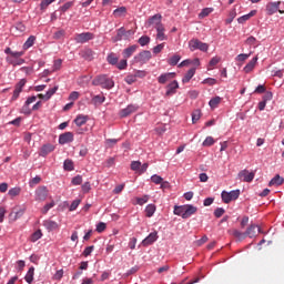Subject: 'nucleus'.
I'll list each match as a JSON object with an SVG mask.
<instances>
[{
	"label": "nucleus",
	"mask_w": 284,
	"mask_h": 284,
	"mask_svg": "<svg viewBox=\"0 0 284 284\" xmlns=\"http://www.w3.org/2000/svg\"><path fill=\"white\" fill-rule=\"evenodd\" d=\"M124 81L125 83H128V85H132V83H136V75L134 74L126 75L124 78Z\"/></svg>",
	"instance_id": "obj_49"
},
{
	"label": "nucleus",
	"mask_w": 284,
	"mask_h": 284,
	"mask_svg": "<svg viewBox=\"0 0 284 284\" xmlns=\"http://www.w3.org/2000/svg\"><path fill=\"white\" fill-rule=\"evenodd\" d=\"M201 119V110L196 109L192 113V123H196Z\"/></svg>",
	"instance_id": "obj_48"
},
{
	"label": "nucleus",
	"mask_w": 284,
	"mask_h": 284,
	"mask_svg": "<svg viewBox=\"0 0 284 284\" xmlns=\"http://www.w3.org/2000/svg\"><path fill=\"white\" fill-rule=\"evenodd\" d=\"M234 19H236V9H233L230 11L229 18L225 20V23L227 26H230V23H232V21H234Z\"/></svg>",
	"instance_id": "obj_45"
},
{
	"label": "nucleus",
	"mask_w": 284,
	"mask_h": 284,
	"mask_svg": "<svg viewBox=\"0 0 284 284\" xmlns=\"http://www.w3.org/2000/svg\"><path fill=\"white\" fill-rule=\"evenodd\" d=\"M92 85H100L103 90H112L114 88V80L105 74H100L92 80Z\"/></svg>",
	"instance_id": "obj_1"
},
{
	"label": "nucleus",
	"mask_w": 284,
	"mask_h": 284,
	"mask_svg": "<svg viewBox=\"0 0 284 284\" xmlns=\"http://www.w3.org/2000/svg\"><path fill=\"white\" fill-rule=\"evenodd\" d=\"M163 19V16H161V13H156L152 17H150L148 19V21L145 22V28H152V26H154V28H159L161 26H163V23L161 22Z\"/></svg>",
	"instance_id": "obj_7"
},
{
	"label": "nucleus",
	"mask_w": 284,
	"mask_h": 284,
	"mask_svg": "<svg viewBox=\"0 0 284 284\" xmlns=\"http://www.w3.org/2000/svg\"><path fill=\"white\" fill-rule=\"evenodd\" d=\"M150 201V195H144L143 197H136L138 205H145Z\"/></svg>",
	"instance_id": "obj_52"
},
{
	"label": "nucleus",
	"mask_w": 284,
	"mask_h": 284,
	"mask_svg": "<svg viewBox=\"0 0 284 284\" xmlns=\"http://www.w3.org/2000/svg\"><path fill=\"white\" fill-rule=\"evenodd\" d=\"M139 110V105L136 104H129L126 108L120 110L119 114L121 119H125L130 116V114H134Z\"/></svg>",
	"instance_id": "obj_9"
},
{
	"label": "nucleus",
	"mask_w": 284,
	"mask_h": 284,
	"mask_svg": "<svg viewBox=\"0 0 284 284\" xmlns=\"http://www.w3.org/2000/svg\"><path fill=\"white\" fill-rule=\"evenodd\" d=\"M128 14V8L125 7H119L113 11V17L119 18V17H125Z\"/></svg>",
	"instance_id": "obj_29"
},
{
	"label": "nucleus",
	"mask_w": 284,
	"mask_h": 284,
	"mask_svg": "<svg viewBox=\"0 0 284 284\" xmlns=\"http://www.w3.org/2000/svg\"><path fill=\"white\" fill-rule=\"evenodd\" d=\"M256 230L257 232H261V229L256 224H250V226L245 231V235L248 236V239H254L256 236Z\"/></svg>",
	"instance_id": "obj_21"
},
{
	"label": "nucleus",
	"mask_w": 284,
	"mask_h": 284,
	"mask_svg": "<svg viewBox=\"0 0 284 284\" xmlns=\"http://www.w3.org/2000/svg\"><path fill=\"white\" fill-rule=\"evenodd\" d=\"M51 152H54V146L51 143L43 144L40 149L39 156H48Z\"/></svg>",
	"instance_id": "obj_17"
},
{
	"label": "nucleus",
	"mask_w": 284,
	"mask_h": 284,
	"mask_svg": "<svg viewBox=\"0 0 284 284\" xmlns=\"http://www.w3.org/2000/svg\"><path fill=\"white\" fill-rule=\"evenodd\" d=\"M118 70H125L128 68V59H122L118 64H115Z\"/></svg>",
	"instance_id": "obj_50"
},
{
	"label": "nucleus",
	"mask_w": 284,
	"mask_h": 284,
	"mask_svg": "<svg viewBox=\"0 0 284 284\" xmlns=\"http://www.w3.org/2000/svg\"><path fill=\"white\" fill-rule=\"evenodd\" d=\"M154 212H156V205L148 204L145 207V214L148 219H152V216H154Z\"/></svg>",
	"instance_id": "obj_34"
},
{
	"label": "nucleus",
	"mask_w": 284,
	"mask_h": 284,
	"mask_svg": "<svg viewBox=\"0 0 284 284\" xmlns=\"http://www.w3.org/2000/svg\"><path fill=\"white\" fill-rule=\"evenodd\" d=\"M213 214H214L215 219H221V216H223V214H225V209L217 207L214 210Z\"/></svg>",
	"instance_id": "obj_54"
},
{
	"label": "nucleus",
	"mask_w": 284,
	"mask_h": 284,
	"mask_svg": "<svg viewBox=\"0 0 284 284\" xmlns=\"http://www.w3.org/2000/svg\"><path fill=\"white\" fill-rule=\"evenodd\" d=\"M42 225L45 227V230H48V232H54L55 230H59V223L52 220H44Z\"/></svg>",
	"instance_id": "obj_16"
},
{
	"label": "nucleus",
	"mask_w": 284,
	"mask_h": 284,
	"mask_svg": "<svg viewBox=\"0 0 284 284\" xmlns=\"http://www.w3.org/2000/svg\"><path fill=\"white\" fill-rule=\"evenodd\" d=\"M176 90H179V81L174 80L166 85L165 97H173L176 94Z\"/></svg>",
	"instance_id": "obj_14"
},
{
	"label": "nucleus",
	"mask_w": 284,
	"mask_h": 284,
	"mask_svg": "<svg viewBox=\"0 0 284 284\" xmlns=\"http://www.w3.org/2000/svg\"><path fill=\"white\" fill-rule=\"evenodd\" d=\"M132 34H134V31L125 30L124 27H121L120 29H118L116 36L112 38V41L113 43H118V41H123V39L128 41V39H130Z\"/></svg>",
	"instance_id": "obj_3"
},
{
	"label": "nucleus",
	"mask_w": 284,
	"mask_h": 284,
	"mask_svg": "<svg viewBox=\"0 0 284 284\" xmlns=\"http://www.w3.org/2000/svg\"><path fill=\"white\" fill-rule=\"evenodd\" d=\"M49 194L50 190H48V186H38L34 191V199L38 203H43V201L48 199Z\"/></svg>",
	"instance_id": "obj_6"
},
{
	"label": "nucleus",
	"mask_w": 284,
	"mask_h": 284,
	"mask_svg": "<svg viewBox=\"0 0 284 284\" xmlns=\"http://www.w3.org/2000/svg\"><path fill=\"white\" fill-rule=\"evenodd\" d=\"M254 172H250L246 169L239 172V179H243L244 183H252L254 181Z\"/></svg>",
	"instance_id": "obj_12"
},
{
	"label": "nucleus",
	"mask_w": 284,
	"mask_h": 284,
	"mask_svg": "<svg viewBox=\"0 0 284 284\" xmlns=\"http://www.w3.org/2000/svg\"><path fill=\"white\" fill-rule=\"evenodd\" d=\"M92 252H94V245L85 247L82 253V256H90V254H92Z\"/></svg>",
	"instance_id": "obj_64"
},
{
	"label": "nucleus",
	"mask_w": 284,
	"mask_h": 284,
	"mask_svg": "<svg viewBox=\"0 0 284 284\" xmlns=\"http://www.w3.org/2000/svg\"><path fill=\"white\" fill-rule=\"evenodd\" d=\"M92 39H94V33L83 32L75 34L74 41L75 43H88V41H92Z\"/></svg>",
	"instance_id": "obj_8"
},
{
	"label": "nucleus",
	"mask_w": 284,
	"mask_h": 284,
	"mask_svg": "<svg viewBox=\"0 0 284 284\" xmlns=\"http://www.w3.org/2000/svg\"><path fill=\"white\" fill-rule=\"evenodd\" d=\"M239 196H241V190H233L231 192L227 191H222L221 193V199L223 201V203H232V201H236V199H239Z\"/></svg>",
	"instance_id": "obj_5"
},
{
	"label": "nucleus",
	"mask_w": 284,
	"mask_h": 284,
	"mask_svg": "<svg viewBox=\"0 0 284 284\" xmlns=\"http://www.w3.org/2000/svg\"><path fill=\"white\" fill-rule=\"evenodd\" d=\"M106 61L110 65H118L119 63V57H116V53L111 52L106 57Z\"/></svg>",
	"instance_id": "obj_28"
},
{
	"label": "nucleus",
	"mask_w": 284,
	"mask_h": 284,
	"mask_svg": "<svg viewBox=\"0 0 284 284\" xmlns=\"http://www.w3.org/2000/svg\"><path fill=\"white\" fill-rule=\"evenodd\" d=\"M215 141L212 136H206V139L203 141L202 145L203 148H212L214 145Z\"/></svg>",
	"instance_id": "obj_44"
},
{
	"label": "nucleus",
	"mask_w": 284,
	"mask_h": 284,
	"mask_svg": "<svg viewBox=\"0 0 284 284\" xmlns=\"http://www.w3.org/2000/svg\"><path fill=\"white\" fill-rule=\"evenodd\" d=\"M57 90H59V85L53 87L52 89H49L45 94H38L39 99H42L43 101H50L54 94H57Z\"/></svg>",
	"instance_id": "obj_15"
},
{
	"label": "nucleus",
	"mask_w": 284,
	"mask_h": 284,
	"mask_svg": "<svg viewBox=\"0 0 284 284\" xmlns=\"http://www.w3.org/2000/svg\"><path fill=\"white\" fill-rule=\"evenodd\" d=\"M159 240V232L154 231L152 233H150L143 241H142V245L144 247H148L150 245H152L153 243H156V241Z\"/></svg>",
	"instance_id": "obj_10"
},
{
	"label": "nucleus",
	"mask_w": 284,
	"mask_h": 284,
	"mask_svg": "<svg viewBox=\"0 0 284 284\" xmlns=\"http://www.w3.org/2000/svg\"><path fill=\"white\" fill-rule=\"evenodd\" d=\"M105 227H108V225L104 222H99L97 224V232H99V234H101V232H105Z\"/></svg>",
	"instance_id": "obj_63"
},
{
	"label": "nucleus",
	"mask_w": 284,
	"mask_h": 284,
	"mask_svg": "<svg viewBox=\"0 0 284 284\" xmlns=\"http://www.w3.org/2000/svg\"><path fill=\"white\" fill-rule=\"evenodd\" d=\"M93 105H102V103H105V97L104 95H94L92 98Z\"/></svg>",
	"instance_id": "obj_38"
},
{
	"label": "nucleus",
	"mask_w": 284,
	"mask_h": 284,
	"mask_svg": "<svg viewBox=\"0 0 284 284\" xmlns=\"http://www.w3.org/2000/svg\"><path fill=\"white\" fill-rule=\"evenodd\" d=\"M278 8H281V2H270L266 6V12L270 17H272V14H275V12H278Z\"/></svg>",
	"instance_id": "obj_20"
},
{
	"label": "nucleus",
	"mask_w": 284,
	"mask_h": 284,
	"mask_svg": "<svg viewBox=\"0 0 284 284\" xmlns=\"http://www.w3.org/2000/svg\"><path fill=\"white\" fill-rule=\"evenodd\" d=\"M174 77H176V73L174 72H169V73H162L159 78H158V82L161 85H165L166 81H172V79H174Z\"/></svg>",
	"instance_id": "obj_18"
},
{
	"label": "nucleus",
	"mask_w": 284,
	"mask_h": 284,
	"mask_svg": "<svg viewBox=\"0 0 284 284\" xmlns=\"http://www.w3.org/2000/svg\"><path fill=\"white\" fill-rule=\"evenodd\" d=\"M34 41H37V37L30 36L27 41L23 43V50H30L32 45H34Z\"/></svg>",
	"instance_id": "obj_32"
},
{
	"label": "nucleus",
	"mask_w": 284,
	"mask_h": 284,
	"mask_svg": "<svg viewBox=\"0 0 284 284\" xmlns=\"http://www.w3.org/2000/svg\"><path fill=\"white\" fill-rule=\"evenodd\" d=\"M24 281L29 284L34 281V266H31L24 276Z\"/></svg>",
	"instance_id": "obj_33"
},
{
	"label": "nucleus",
	"mask_w": 284,
	"mask_h": 284,
	"mask_svg": "<svg viewBox=\"0 0 284 284\" xmlns=\"http://www.w3.org/2000/svg\"><path fill=\"white\" fill-rule=\"evenodd\" d=\"M179 61H181V55L174 54L168 60L169 65H179Z\"/></svg>",
	"instance_id": "obj_42"
},
{
	"label": "nucleus",
	"mask_w": 284,
	"mask_h": 284,
	"mask_svg": "<svg viewBox=\"0 0 284 284\" xmlns=\"http://www.w3.org/2000/svg\"><path fill=\"white\" fill-rule=\"evenodd\" d=\"M219 103H221V97H215L210 100L209 105L212 110H214L215 108H219Z\"/></svg>",
	"instance_id": "obj_40"
},
{
	"label": "nucleus",
	"mask_w": 284,
	"mask_h": 284,
	"mask_svg": "<svg viewBox=\"0 0 284 284\" xmlns=\"http://www.w3.org/2000/svg\"><path fill=\"white\" fill-rule=\"evenodd\" d=\"M23 214H26V210L20 209L18 212H11L9 216L12 221H17V219H21Z\"/></svg>",
	"instance_id": "obj_36"
},
{
	"label": "nucleus",
	"mask_w": 284,
	"mask_h": 284,
	"mask_svg": "<svg viewBox=\"0 0 284 284\" xmlns=\"http://www.w3.org/2000/svg\"><path fill=\"white\" fill-rule=\"evenodd\" d=\"M258 62V57H254L244 68L243 71L245 74H250L256 68V63Z\"/></svg>",
	"instance_id": "obj_23"
},
{
	"label": "nucleus",
	"mask_w": 284,
	"mask_h": 284,
	"mask_svg": "<svg viewBox=\"0 0 284 284\" xmlns=\"http://www.w3.org/2000/svg\"><path fill=\"white\" fill-rule=\"evenodd\" d=\"M199 212V207L192 205V204H184V213L183 219H190L193 214H196Z\"/></svg>",
	"instance_id": "obj_13"
},
{
	"label": "nucleus",
	"mask_w": 284,
	"mask_h": 284,
	"mask_svg": "<svg viewBox=\"0 0 284 284\" xmlns=\"http://www.w3.org/2000/svg\"><path fill=\"white\" fill-rule=\"evenodd\" d=\"M26 83H28V81L26 79H21L17 84H16V89L18 92H23V88L26 85Z\"/></svg>",
	"instance_id": "obj_47"
},
{
	"label": "nucleus",
	"mask_w": 284,
	"mask_h": 284,
	"mask_svg": "<svg viewBox=\"0 0 284 284\" xmlns=\"http://www.w3.org/2000/svg\"><path fill=\"white\" fill-rule=\"evenodd\" d=\"M63 37H65V30L61 29L57 32L53 33V39H63Z\"/></svg>",
	"instance_id": "obj_60"
},
{
	"label": "nucleus",
	"mask_w": 284,
	"mask_h": 284,
	"mask_svg": "<svg viewBox=\"0 0 284 284\" xmlns=\"http://www.w3.org/2000/svg\"><path fill=\"white\" fill-rule=\"evenodd\" d=\"M156 30V40L158 41H166L168 36H165V27L162 24L160 27H155Z\"/></svg>",
	"instance_id": "obj_24"
},
{
	"label": "nucleus",
	"mask_w": 284,
	"mask_h": 284,
	"mask_svg": "<svg viewBox=\"0 0 284 284\" xmlns=\"http://www.w3.org/2000/svg\"><path fill=\"white\" fill-rule=\"evenodd\" d=\"M150 41H151L150 36H142L141 38H139L138 43L142 48H144V45H149L150 44Z\"/></svg>",
	"instance_id": "obj_39"
},
{
	"label": "nucleus",
	"mask_w": 284,
	"mask_h": 284,
	"mask_svg": "<svg viewBox=\"0 0 284 284\" xmlns=\"http://www.w3.org/2000/svg\"><path fill=\"white\" fill-rule=\"evenodd\" d=\"M152 183H155V185H161L163 183V178L161 175L154 174L151 176Z\"/></svg>",
	"instance_id": "obj_51"
},
{
	"label": "nucleus",
	"mask_w": 284,
	"mask_h": 284,
	"mask_svg": "<svg viewBox=\"0 0 284 284\" xmlns=\"http://www.w3.org/2000/svg\"><path fill=\"white\" fill-rule=\"evenodd\" d=\"M194 74H196V68H191L182 78V83H190Z\"/></svg>",
	"instance_id": "obj_25"
},
{
	"label": "nucleus",
	"mask_w": 284,
	"mask_h": 284,
	"mask_svg": "<svg viewBox=\"0 0 284 284\" xmlns=\"http://www.w3.org/2000/svg\"><path fill=\"white\" fill-rule=\"evenodd\" d=\"M250 59V54L247 53H241L235 58V61H239L240 63H243V61H247Z\"/></svg>",
	"instance_id": "obj_56"
},
{
	"label": "nucleus",
	"mask_w": 284,
	"mask_h": 284,
	"mask_svg": "<svg viewBox=\"0 0 284 284\" xmlns=\"http://www.w3.org/2000/svg\"><path fill=\"white\" fill-rule=\"evenodd\" d=\"M151 59L152 52L150 50H143L133 58V61L140 65H145V63H148Z\"/></svg>",
	"instance_id": "obj_4"
},
{
	"label": "nucleus",
	"mask_w": 284,
	"mask_h": 284,
	"mask_svg": "<svg viewBox=\"0 0 284 284\" xmlns=\"http://www.w3.org/2000/svg\"><path fill=\"white\" fill-rule=\"evenodd\" d=\"M284 183V179L281 178L280 174H276L270 182H268V185L272 186V185H283Z\"/></svg>",
	"instance_id": "obj_30"
},
{
	"label": "nucleus",
	"mask_w": 284,
	"mask_h": 284,
	"mask_svg": "<svg viewBox=\"0 0 284 284\" xmlns=\"http://www.w3.org/2000/svg\"><path fill=\"white\" fill-rule=\"evenodd\" d=\"M88 115H83V114H79L77 115V118L74 119V123L78 128H81V125H85V123H88Z\"/></svg>",
	"instance_id": "obj_27"
},
{
	"label": "nucleus",
	"mask_w": 284,
	"mask_h": 284,
	"mask_svg": "<svg viewBox=\"0 0 284 284\" xmlns=\"http://www.w3.org/2000/svg\"><path fill=\"white\" fill-rule=\"evenodd\" d=\"M9 196H11V199H14V196H19V194H21V187L16 186L9 190L8 192Z\"/></svg>",
	"instance_id": "obj_43"
},
{
	"label": "nucleus",
	"mask_w": 284,
	"mask_h": 284,
	"mask_svg": "<svg viewBox=\"0 0 284 284\" xmlns=\"http://www.w3.org/2000/svg\"><path fill=\"white\" fill-rule=\"evenodd\" d=\"M214 12L213 8H204L202 11L199 13V19H205V17H210Z\"/></svg>",
	"instance_id": "obj_37"
},
{
	"label": "nucleus",
	"mask_w": 284,
	"mask_h": 284,
	"mask_svg": "<svg viewBox=\"0 0 284 284\" xmlns=\"http://www.w3.org/2000/svg\"><path fill=\"white\" fill-rule=\"evenodd\" d=\"M189 48L191 52H194V50H200L201 52H207V50H210V44L204 43L199 39H192L189 41Z\"/></svg>",
	"instance_id": "obj_2"
},
{
	"label": "nucleus",
	"mask_w": 284,
	"mask_h": 284,
	"mask_svg": "<svg viewBox=\"0 0 284 284\" xmlns=\"http://www.w3.org/2000/svg\"><path fill=\"white\" fill-rule=\"evenodd\" d=\"M205 85H216L217 81L214 78H206L202 81Z\"/></svg>",
	"instance_id": "obj_58"
},
{
	"label": "nucleus",
	"mask_w": 284,
	"mask_h": 284,
	"mask_svg": "<svg viewBox=\"0 0 284 284\" xmlns=\"http://www.w3.org/2000/svg\"><path fill=\"white\" fill-rule=\"evenodd\" d=\"M131 170L135 172L136 174H140L141 170V161H132L131 162Z\"/></svg>",
	"instance_id": "obj_41"
},
{
	"label": "nucleus",
	"mask_w": 284,
	"mask_h": 284,
	"mask_svg": "<svg viewBox=\"0 0 284 284\" xmlns=\"http://www.w3.org/2000/svg\"><path fill=\"white\" fill-rule=\"evenodd\" d=\"M74 141V133L72 132H64L59 135V144L65 145L67 143H72Z\"/></svg>",
	"instance_id": "obj_11"
},
{
	"label": "nucleus",
	"mask_w": 284,
	"mask_h": 284,
	"mask_svg": "<svg viewBox=\"0 0 284 284\" xmlns=\"http://www.w3.org/2000/svg\"><path fill=\"white\" fill-rule=\"evenodd\" d=\"M81 57L84 61H92L94 59V51L92 49H84L81 51Z\"/></svg>",
	"instance_id": "obj_26"
},
{
	"label": "nucleus",
	"mask_w": 284,
	"mask_h": 284,
	"mask_svg": "<svg viewBox=\"0 0 284 284\" xmlns=\"http://www.w3.org/2000/svg\"><path fill=\"white\" fill-rule=\"evenodd\" d=\"M54 206V201H51L50 203H47L42 209V214H45L47 212H50L52 207Z\"/></svg>",
	"instance_id": "obj_62"
},
{
	"label": "nucleus",
	"mask_w": 284,
	"mask_h": 284,
	"mask_svg": "<svg viewBox=\"0 0 284 284\" xmlns=\"http://www.w3.org/2000/svg\"><path fill=\"white\" fill-rule=\"evenodd\" d=\"M72 6H74V2L72 1L65 2L62 7H60V10L61 12H68V10L72 8Z\"/></svg>",
	"instance_id": "obj_57"
},
{
	"label": "nucleus",
	"mask_w": 284,
	"mask_h": 284,
	"mask_svg": "<svg viewBox=\"0 0 284 284\" xmlns=\"http://www.w3.org/2000/svg\"><path fill=\"white\" fill-rule=\"evenodd\" d=\"M173 214H175V216H181L183 219V214H185V204L174 205Z\"/></svg>",
	"instance_id": "obj_31"
},
{
	"label": "nucleus",
	"mask_w": 284,
	"mask_h": 284,
	"mask_svg": "<svg viewBox=\"0 0 284 284\" xmlns=\"http://www.w3.org/2000/svg\"><path fill=\"white\" fill-rule=\"evenodd\" d=\"M63 170L65 172H72L74 170V162L70 159L64 160Z\"/></svg>",
	"instance_id": "obj_35"
},
{
	"label": "nucleus",
	"mask_w": 284,
	"mask_h": 284,
	"mask_svg": "<svg viewBox=\"0 0 284 284\" xmlns=\"http://www.w3.org/2000/svg\"><path fill=\"white\" fill-rule=\"evenodd\" d=\"M136 50H139V44H132L122 51V55L124 59H130V57H132Z\"/></svg>",
	"instance_id": "obj_19"
},
{
	"label": "nucleus",
	"mask_w": 284,
	"mask_h": 284,
	"mask_svg": "<svg viewBox=\"0 0 284 284\" xmlns=\"http://www.w3.org/2000/svg\"><path fill=\"white\" fill-rule=\"evenodd\" d=\"M227 232L231 236H234V239H237V241H245V239H247V235L245 234V232L243 233L236 229L229 230Z\"/></svg>",
	"instance_id": "obj_22"
},
{
	"label": "nucleus",
	"mask_w": 284,
	"mask_h": 284,
	"mask_svg": "<svg viewBox=\"0 0 284 284\" xmlns=\"http://www.w3.org/2000/svg\"><path fill=\"white\" fill-rule=\"evenodd\" d=\"M41 236H43V233L41 232V230L36 231L31 235V242L37 243V241H39V239H41Z\"/></svg>",
	"instance_id": "obj_46"
},
{
	"label": "nucleus",
	"mask_w": 284,
	"mask_h": 284,
	"mask_svg": "<svg viewBox=\"0 0 284 284\" xmlns=\"http://www.w3.org/2000/svg\"><path fill=\"white\" fill-rule=\"evenodd\" d=\"M79 205H81V200H74L72 203H71V205H70V207H69V211L70 212H74V210H77V207H79Z\"/></svg>",
	"instance_id": "obj_61"
},
{
	"label": "nucleus",
	"mask_w": 284,
	"mask_h": 284,
	"mask_svg": "<svg viewBox=\"0 0 284 284\" xmlns=\"http://www.w3.org/2000/svg\"><path fill=\"white\" fill-rule=\"evenodd\" d=\"M72 185H81L83 183V176L77 175L71 180Z\"/></svg>",
	"instance_id": "obj_55"
},
{
	"label": "nucleus",
	"mask_w": 284,
	"mask_h": 284,
	"mask_svg": "<svg viewBox=\"0 0 284 284\" xmlns=\"http://www.w3.org/2000/svg\"><path fill=\"white\" fill-rule=\"evenodd\" d=\"M21 112L22 114L30 116V114H32V109H30V104L24 103V105L21 109Z\"/></svg>",
	"instance_id": "obj_53"
},
{
	"label": "nucleus",
	"mask_w": 284,
	"mask_h": 284,
	"mask_svg": "<svg viewBox=\"0 0 284 284\" xmlns=\"http://www.w3.org/2000/svg\"><path fill=\"white\" fill-rule=\"evenodd\" d=\"M163 48H165L164 43H160L153 48V54H161L163 52Z\"/></svg>",
	"instance_id": "obj_59"
}]
</instances>
